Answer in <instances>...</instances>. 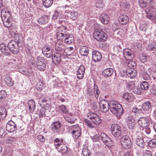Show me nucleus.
Wrapping results in <instances>:
<instances>
[{"mask_svg": "<svg viewBox=\"0 0 156 156\" xmlns=\"http://www.w3.org/2000/svg\"><path fill=\"white\" fill-rule=\"evenodd\" d=\"M110 110L116 116H120L122 115L123 109L121 105L118 102L114 100L110 101Z\"/></svg>", "mask_w": 156, "mask_h": 156, "instance_id": "f257e3e1", "label": "nucleus"}, {"mask_svg": "<svg viewBox=\"0 0 156 156\" xmlns=\"http://www.w3.org/2000/svg\"><path fill=\"white\" fill-rule=\"evenodd\" d=\"M94 36L95 39L99 41L103 42L107 39V35L102 30H98L94 31Z\"/></svg>", "mask_w": 156, "mask_h": 156, "instance_id": "f03ea898", "label": "nucleus"}, {"mask_svg": "<svg viewBox=\"0 0 156 156\" xmlns=\"http://www.w3.org/2000/svg\"><path fill=\"white\" fill-rule=\"evenodd\" d=\"M2 18L3 24L5 27L8 28L11 26L12 17L9 11L5 12Z\"/></svg>", "mask_w": 156, "mask_h": 156, "instance_id": "7ed1b4c3", "label": "nucleus"}, {"mask_svg": "<svg viewBox=\"0 0 156 156\" xmlns=\"http://www.w3.org/2000/svg\"><path fill=\"white\" fill-rule=\"evenodd\" d=\"M69 132L71 133L73 137L75 139L79 138L81 135V130L78 125H74L69 128Z\"/></svg>", "mask_w": 156, "mask_h": 156, "instance_id": "20e7f679", "label": "nucleus"}, {"mask_svg": "<svg viewBox=\"0 0 156 156\" xmlns=\"http://www.w3.org/2000/svg\"><path fill=\"white\" fill-rule=\"evenodd\" d=\"M51 127L52 131L58 134H62L63 132L62 127V124L59 121L53 122L51 125Z\"/></svg>", "mask_w": 156, "mask_h": 156, "instance_id": "39448f33", "label": "nucleus"}, {"mask_svg": "<svg viewBox=\"0 0 156 156\" xmlns=\"http://www.w3.org/2000/svg\"><path fill=\"white\" fill-rule=\"evenodd\" d=\"M111 129L113 136L115 137L121 136L122 134L121 128L117 124H113L111 126Z\"/></svg>", "mask_w": 156, "mask_h": 156, "instance_id": "423d86ee", "label": "nucleus"}, {"mask_svg": "<svg viewBox=\"0 0 156 156\" xmlns=\"http://www.w3.org/2000/svg\"><path fill=\"white\" fill-rule=\"evenodd\" d=\"M120 142L122 147L126 149H129L131 147V140L127 136H123L121 139Z\"/></svg>", "mask_w": 156, "mask_h": 156, "instance_id": "0eeeda50", "label": "nucleus"}, {"mask_svg": "<svg viewBox=\"0 0 156 156\" xmlns=\"http://www.w3.org/2000/svg\"><path fill=\"white\" fill-rule=\"evenodd\" d=\"M8 46L11 51L14 54H17L19 52V49L18 43L15 41L11 40L8 43Z\"/></svg>", "mask_w": 156, "mask_h": 156, "instance_id": "6e6552de", "label": "nucleus"}, {"mask_svg": "<svg viewBox=\"0 0 156 156\" xmlns=\"http://www.w3.org/2000/svg\"><path fill=\"white\" fill-rule=\"evenodd\" d=\"M57 36L58 39H63L67 34V27L66 26H61L56 30Z\"/></svg>", "mask_w": 156, "mask_h": 156, "instance_id": "1a4fd4ad", "label": "nucleus"}, {"mask_svg": "<svg viewBox=\"0 0 156 156\" xmlns=\"http://www.w3.org/2000/svg\"><path fill=\"white\" fill-rule=\"evenodd\" d=\"M99 105L101 111L103 112H107L110 109V102L107 100L102 99L99 102Z\"/></svg>", "mask_w": 156, "mask_h": 156, "instance_id": "9d476101", "label": "nucleus"}, {"mask_svg": "<svg viewBox=\"0 0 156 156\" xmlns=\"http://www.w3.org/2000/svg\"><path fill=\"white\" fill-rule=\"evenodd\" d=\"M88 116L89 119L96 125L99 124L101 122V120L100 117L94 112H90Z\"/></svg>", "mask_w": 156, "mask_h": 156, "instance_id": "9b49d317", "label": "nucleus"}, {"mask_svg": "<svg viewBox=\"0 0 156 156\" xmlns=\"http://www.w3.org/2000/svg\"><path fill=\"white\" fill-rule=\"evenodd\" d=\"M152 105L151 102L149 101H146L144 103L142 106L143 112L146 114H149L152 108Z\"/></svg>", "mask_w": 156, "mask_h": 156, "instance_id": "f8f14e48", "label": "nucleus"}, {"mask_svg": "<svg viewBox=\"0 0 156 156\" xmlns=\"http://www.w3.org/2000/svg\"><path fill=\"white\" fill-rule=\"evenodd\" d=\"M100 136L101 140L106 146H110L112 145L113 143L112 139L106 134L102 133Z\"/></svg>", "mask_w": 156, "mask_h": 156, "instance_id": "ddd939ff", "label": "nucleus"}, {"mask_svg": "<svg viewBox=\"0 0 156 156\" xmlns=\"http://www.w3.org/2000/svg\"><path fill=\"white\" fill-rule=\"evenodd\" d=\"M6 129L10 133H12L16 129V125L12 121H10L7 123L6 126Z\"/></svg>", "mask_w": 156, "mask_h": 156, "instance_id": "4468645a", "label": "nucleus"}, {"mask_svg": "<svg viewBox=\"0 0 156 156\" xmlns=\"http://www.w3.org/2000/svg\"><path fill=\"white\" fill-rule=\"evenodd\" d=\"M138 122L139 126L142 127H146L149 125V120L145 117L140 118L138 120Z\"/></svg>", "mask_w": 156, "mask_h": 156, "instance_id": "2eb2a0df", "label": "nucleus"}, {"mask_svg": "<svg viewBox=\"0 0 156 156\" xmlns=\"http://www.w3.org/2000/svg\"><path fill=\"white\" fill-rule=\"evenodd\" d=\"M54 145L57 150L62 153H65L67 151V147L64 144L55 143Z\"/></svg>", "mask_w": 156, "mask_h": 156, "instance_id": "dca6fc26", "label": "nucleus"}, {"mask_svg": "<svg viewBox=\"0 0 156 156\" xmlns=\"http://www.w3.org/2000/svg\"><path fill=\"white\" fill-rule=\"evenodd\" d=\"M118 20L121 24L125 25L128 22L129 19L127 15L122 14L119 16Z\"/></svg>", "mask_w": 156, "mask_h": 156, "instance_id": "f3484780", "label": "nucleus"}, {"mask_svg": "<svg viewBox=\"0 0 156 156\" xmlns=\"http://www.w3.org/2000/svg\"><path fill=\"white\" fill-rule=\"evenodd\" d=\"M44 59H37L36 65L38 69L41 71H44L45 69V65L44 62Z\"/></svg>", "mask_w": 156, "mask_h": 156, "instance_id": "a211bd4d", "label": "nucleus"}, {"mask_svg": "<svg viewBox=\"0 0 156 156\" xmlns=\"http://www.w3.org/2000/svg\"><path fill=\"white\" fill-rule=\"evenodd\" d=\"M65 13L69 14L70 18L73 20H75L77 18V12L76 11L68 9L66 11Z\"/></svg>", "mask_w": 156, "mask_h": 156, "instance_id": "6ab92c4d", "label": "nucleus"}, {"mask_svg": "<svg viewBox=\"0 0 156 156\" xmlns=\"http://www.w3.org/2000/svg\"><path fill=\"white\" fill-rule=\"evenodd\" d=\"M85 70V67L81 65L80 66L77 71V76L78 79H81L83 78Z\"/></svg>", "mask_w": 156, "mask_h": 156, "instance_id": "aec40b11", "label": "nucleus"}, {"mask_svg": "<svg viewBox=\"0 0 156 156\" xmlns=\"http://www.w3.org/2000/svg\"><path fill=\"white\" fill-rule=\"evenodd\" d=\"M0 50L6 55H7L10 54L11 51L8 46L4 44H0Z\"/></svg>", "mask_w": 156, "mask_h": 156, "instance_id": "412c9836", "label": "nucleus"}, {"mask_svg": "<svg viewBox=\"0 0 156 156\" xmlns=\"http://www.w3.org/2000/svg\"><path fill=\"white\" fill-rule=\"evenodd\" d=\"M123 55L125 58H134V55L133 52L129 48H126L123 51Z\"/></svg>", "mask_w": 156, "mask_h": 156, "instance_id": "4be33fe9", "label": "nucleus"}, {"mask_svg": "<svg viewBox=\"0 0 156 156\" xmlns=\"http://www.w3.org/2000/svg\"><path fill=\"white\" fill-rule=\"evenodd\" d=\"M49 20V16H48L44 15L39 18L37 22L40 25H44L47 23Z\"/></svg>", "mask_w": 156, "mask_h": 156, "instance_id": "5701e85b", "label": "nucleus"}, {"mask_svg": "<svg viewBox=\"0 0 156 156\" xmlns=\"http://www.w3.org/2000/svg\"><path fill=\"white\" fill-rule=\"evenodd\" d=\"M123 98L129 102H131L134 100V96L133 94L128 92L122 95Z\"/></svg>", "mask_w": 156, "mask_h": 156, "instance_id": "b1692460", "label": "nucleus"}, {"mask_svg": "<svg viewBox=\"0 0 156 156\" xmlns=\"http://www.w3.org/2000/svg\"><path fill=\"white\" fill-rule=\"evenodd\" d=\"M109 16L107 14L103 13L100 16V20L103 24H108L109 22Z\"/></svg>", "mask_w": 156, "mask_h": 156, "instance_id": "393cba45", "label": "nucleus"}, {"mask_svg": "<svg viewBox=\"0 0 156 156\" xmlns=\"http://www.w3.org/2000/svg\"><path fill=\"white\" fill-rule=\"evenodd\" d=\"M136 143L140 148H144L145 146V143L143 139L140 137L137 136L136 138Z\"/></svg>", "mask_w": 156, "mask_h": 156, "instance_id": "a878e982", "label": "nucleus"}, {"mask_svg": "<svg viewBox=\"0 0 156 156\" xmlns=\"http://www.w3.org/2000/svg\"><path fill=\"white\" fill-rule=\"evenodd\" d=\"M113 70L111 68H107L105 69L102 72V75L105 77L110 76L113 74Z\"/></svg>", "mask_w": 156, "mask_h": 156, "instance_id": "bb28decb", "label": "nucleus"}, {"mask_svg": "<svg viewBox=\"0 0 156 156\" xmlns=\"http://www.w3.org/2000/svg\"><path fill=\"white\" fill-rule=\"evenodd\" d=\"M7 111L6 108L3 106L0 107V121L2 120L6 117Z\"/></svg>", "mask_w": 156, "mask_h": 156, "instance_id": "cd10ccee", "label": "nucleus"}, {"mask_svg": "<svg viewBox=\"0 0 156 156\" xmlns=\"http://www.w3.org/2000/svg\"><path fill=\"white\" fill-rule=\"evenodd\" d=\"M66 37L64 40L65 42L67 44H71L74 41V37L73 35L71 34H67L65 36Z\"/></svg>", "mask_w": 156, "mask_h": 156, "instance_id": "c85d7f7f", "label": "nucleus"}, {"mask_svg": "<svg viewBox=\"0 0 156 156\" xmlns=\"http://www.w3.org/2000/svg\"><path fill=\"white\" fill-rule=\"evenodd\" d=\"M4 81L6 84L9 87L13 86L14 82L12 80V78L8 75H6L4 78Z\"/></svg>", "mask_w": 156, "mask_h": 156, "instance_id": "c756f323", "label": "nucleus"}, {"mask_svg": "<svg viewBox=\"0 0 156 156\" xmlns=\"http://www.w3.org/2000/svg\"><path fill=\"white\" fill-rule=\"evenodd\" d=\"M126 73L127 76L131 78L135 77L136 75V71L133 69H128Z\"/></svg>", "mask_w": 156, "mask_h": 156, "instance_id": "7c9ffc66", "label": "nucleus"}, {"mask_svg": "<svg viewBox=\"0 0 156 156\" xmlns=\"http://www.w3.org/2000/svg\"><path fill=\"white\" fill-rule=\"evenodd\" d=\"M80 53L83 56H86L89 53L88 48L85 46H82L80 49Z\"/></svg>", "mask_w": 156, "mask_h": 156, "instance_id": "2f4dec72", "label": "nucleus"}, {"mask_svg": "<svg viewBox=\"0 0 156 156\" xmlns=\"http://www.w3.org/2000/svg\"><path fill=\"white\" fill-rule=\"evenodd\" d=\"M147 49L149 51H155L156 50V42L154 41L152 43H150L147 46Z\"/></svg>", "mask_w": 156, "mask_h": 156, "instance_id": "473e14b6", "label": "nucleus"}, {"mask_svg": "<svg viewBox=\"0 0 156 156\" xmlns=\"http://www.w3.org/2000/svg\"><path fill=\"white\" fill-rule=\"evenodd\" d=\"M93 96H95V97L97 98L98 97L100 93V91L99 90L98 86L94 84L93 87Z\"/></svg>", "mask_w": 156, "mask_h": 156, "instance_id": "72a5a7b5", "label": "nucleus"}, {"mask_svg": "<svg viewBox=\"0 0 156 156\" xmlns=\"http://www.w3.org/2000/svg\"><path fill=\"white\" fill-rule=\"evenodd\" d=\"M28 104L29 109L31 110L32 111L34 110L35 107V105L34 101L32 100H29L28 101Z\"/></svg>", "mask_w": 156, "mask_h": 156, "instance_id": "f704fd0d", "label": "nucleus"}, {"mask_svg": "<svg viewBox=\"0 0 156 156\" xmlns=\"http://www.w3.org/2000/svg\"><path fill=\"white\" fill-rule=\"evenodd\" d=\"M140 87L143 90H147L149 88V85L147 82L143 81L140 84Z\"/></svg>", "mask_w": 156, "mask_h": 156, "instance_id": "c9c22d12", "label": "nucleus"}, {"mask_svg": "<svg viewBox=\"0 0 156 156\" xmlns=\"http://www.w3.org/2000/svg\"><path fill=\"white\" fill-rule=\"evenodd\" d=\"M43 5L46 8L50 7L52 4L53 0H42Z\"/></svg>", "mask_w": 156, "mask_h": 156, "instance_id": "e433bc0d", "label": "nucleus"}, {"mask_svg": "<svg viewBox=\"0 0 156 156\" xmlns=\"http://www.w3.org/2000/svg\"><path fill=\"white\" fill-rule=\"evenodd\" d=\"M101 54L97 51H94L92 52L93 58H101Z\"/></svg>", "mask_w": 156, "mask_h": 156, "instance_id": "4c0bfd02", "label": "nucleus"}, {"mask_svg": "<svg viewBox=\"0 0 156 156\" xmlns=\"http://www.w3.org/2000/svg\"><path fill=\"white\" fill-rule=\"evenodd\" d=\"M14 38L18 43L22 41L23 37L20 34H15Z\"/></svg>", "mask_w": 156, "mask_h": 156, "instance_id": "58836bf2", "label": "nucleus"}, {"mask_svg": "<svg viewBox=\"0 0 156 156\" xmlns=\"http://www.w3.org/2000/svg\"><path fill=\"white\" fill-rule=\"evenodd\" d=\"M148 145L151 148L156 147V139H153L150 140L148 143Z\"/></svg>", "mask_w": 156, "mask_h": 156, "instance_id": "ea45409f", "label": "nucleus"}, {"mask_svg": "<svg viewBox=\"0 0 156 156\" xmlns=\"http://www.w3.org/2000/svg\"><path fill=\"white\" fill-rule=\"evenodd\" d=\"M39 104L40 106L42 108L44 105L46 104L47 103V100L46 98H42L41 99H40L38 101Z\"/></svg>", "mask_w": 156, "mask_h": 156, "instance_id": "a19ab883", "label": "nucleus"}, {"mask_svg": "<svg viewBox=\"0 0 156 156\" xmlns=\"http://www.w3.org/2000/svg\"><path fill=\"white\" fill-rule=\"evenodd\" d=\"M42 51L43 54H47V52H51L50 47L47 45L44 46L42 49Z\"/></svg>", "mask_w": 156, "mask_h": 156, "instance_id": "79ce46f5", "label": "nucleus"}, {"mask_svg": "<svg viewBox=\"0 0 156 156\" xmlns=\"http://www.w3.org/2000/svg\"><path fill=\"white\" fill-rule=\"evenodd\" d=\"M59 110L63 114H67L68 113V111L64 105H61L59 107Z\"/></svg>", "mask_w": 156, "mask_h": 156, "instance_id": "37998d69", "label": "nucleus"}, {"mask_svg": "<svg viewBox=\"0 0 156 156\" xmlns=\"http://www.w3.org/2000/svg\"><path fill=\"white\" fill-rule=\"evenodd\" d=\"M126 87L129 90H133L134 88L135 87V85L134 83H132V82H127L126 83Z\"/></svg>", "mask_w": 156, "mask_h": 156, "instance_id": "c03bdc74", "label": "nucleus"}, {"mask_svg": "<svg viewBox=\"0 0 156 156\" xmlns=\"http://www.w3.org/2000/svg\"><path fill=\"white\" fill-rule=\"evenodd\" d=\"M7 95L5 90H2L0 91V101H1L2 99H4Z\"/></svg>", "mask_w": 156, "mask_h": 156, "instance_id": "a18cd8bd", "label": "nucleus"}, {"mask_svg": "<svg viewBox=\"0 0 156 156\" xmlns=\"http://www.w3.org/2000/svg\"><path fill=\"white\" fill-rule=\"evenodd\" d=\"M87 94L88 96H93L94 95L93 88L88 87L87 89Z\"/></svg>", "mask_w": 156, "mask_h": 156, "instance_id": "49530a36", "label": "nucleus"}, {"mask_svg": "<svg viewBox=\"0 0 156 156\" xmlns=\"http://www.w3.org/2000/svg\"><path fill=\"white\" fill-rule=\"evenodd\" d=\"M43 86V84L42 82L41 81H39L36 85V87L37 90H40L42 89Z\"/></svg>", "mask_w": 156, "mask_h": 156, "instance_id": "de8ad7c7", "label": "nucleus"}, {"mask_svg": "<svg viewBox=\"0 0 156 156\" xmlns=\"http://www.w3.org/2000/svg\"><path fill=\"white\" fill-rule=\"evenodd\" d=\"M128 66L131 69L134 67L136 66V63L134 61L130 60L127 63Z\"/></svg>", "mask_w": 156, "mask_h": 156, "instance_id": "09e8293b", "label": "nucleus"}, {"mask_svg": "<svg viewBox=\"0 0 156 156\" xmlns=\"http://www.w3.org/2000/svg\"><path fill=\"white\" fill-rule=\"evenodd\" d=\"M16 138L14 137L10 136L6 140V142L7 143H11L12 142L16 140Z\"/></svg>", "mask_w": 156, "mask_h": 156, "instance_id": "8fccbe9b", "label": "nucleus"}, {"mask_svg": "<svg viewBox=\"0 0 156 156\" xmlns=\"http://www.w3.org/2000/svg\"><path fill=\"white\" fill-rule=\"evenodd\" d=\"M84 121L86 123L87 125L90 128H94V126L92 125V124L90 120L87 119H85Z\"/></svg>", "mask_w": 156, "mask_h": 156, "instance_id": "3c124183", "label": "nucleus"}, {"mask_svg": "<svg viewBox=\"0 0 156 156\" xmlns=\"http://www.w3.org/2000/svg\"><path fill=\"white\" fill-rule=\"evenodd\" d=\"M82 152L83 155L86 154H90V151L88 150V148L87 147H84L82 150Z\"/></svg>", "mask_w": 156, "mask_h": 156, "instance_id": "603ef678", "label": "nucleus"}, {"mask_svg": "<svg viewBox=\"0 0 156 156\" xmlns=\"http://www.w3.org/2000/svg\"><path fill=\"white\" fill-rule=\"evenodd\" d=\"M45 109H43L40 110L39 113V116L40 117H43L45 116Z\"/></svg>", "mask_w": 156, "mask_h": 156, "instance_id": "864d4df0", "label": "nucleus"}, {"mask_svg": "<svg viewBox=\"0 0 156 156\" xmlns=\"http://www.w3.org/2000/svg\"><path fill=\"white\" fill-rule=\"evenodd\" d=\"M133 90L135 94H139L141 93V89L137 87H135Z\"/></svg>", "mask_w": 156, "mask_h": 156, "instance_id": "5fc2aeb1", "label": "nucleus"}, {"mask_svg": "<svg viewBox=\"0 0 156 156\" xmlns=\"http://www.w3.org/2000/svg\"><path fill=\"white\" fill-rule=\"evenodd\" d=\"M37 138L39 141L42 143L44 142L45 140L44 137L41 135L37 136Z\"/></svg>", "mask_w": 156, "mask_h": 156, "instance_id": "6e6d98bb", "label": "nucleus"}, {"mask_svg": "<svg viewBox=\"0 0 156 156\" xmlns=\"http://www.w3.org/2000/svg\"><path fill=\"white\" fill-rule=\"evenodd\" d=\"M139 4L140 6L142 8H146L147 6L146 4L142 0L139 1Z\"/></svg>", "mask_w": 156, "mask_h": 156, "instance_id": "4d7b16f0", "label": "nucleus"}, {"mask_svg": "<svg viewBox=\"0 0 156 156\" xmlns=\"http://www.w3.org/2000/svg\"><path fill=\"white\" fill-rule=\"evenodd\" d=\"M127 126L129 129H132L134 127V123L132 122L131 121H129L127 123Z\"/></svg>", "mask_w": 156, "mask_h": 156, "instance_id": "13d9d810", "label": "nucleus"}, {"mask_svg": "<svg viewBox=\"0 0 156 156\" xmlns=\"http://www.w3.org/2000/svg\"><path fill=\"white\" fill-rule=\"evenodd\" d=\"M66 120V121L71 124L75 122V120L72 118H69V117H66L65 118Z\"/></svg>", "mask_w": 156, "mask_h": 156, "instance_id": "bf43d9fd", "label": "nucleus"}, {"mask_svg": "<svg viewBox=\"0 0 156 156\" xmlns=\"http://www.w3.org/2000/svg\"><path fill=\"white\" fill-rule=\"evenodd\" d=\"M59 13L57 11H55L54 14L52 16V19L55 20L58 17Z\"/></svg>", "mask_w": 156, "mask_h": 156, "instance_id": "052dcab7", "label": "nucleus"}, {"mask_svg": "<svg viewBox=\"0 0 156 156\" xmlns=\"http://www.w3.org/2000/svg\"><path fill=\"white\" fill-rule=\"evenodd\" d=\"M61 54L58 52H56L54 53V54L52 56L53 57L56 58H61Z\"/></svg>", "mask_w": 156, "mask_h": 156, "instance_id": "680f3d73", "label": "nucleus"}, {"mask_svg": "<svg viewBox=\"0 0 156 156\" xmlns=\"http://www.w3.org/2000/svg\"><path fill=\"white\" fill-rule=\"evenodd\" d=\"M63 47L61 45L57 44L55 46V50L58 51H61L62 50Z\"/></svg>", "mask_w": 156, "mask_h": 156, "instance_id": "e2e57ef3", "label": "nucleus"}, {"mask_svg": "<svg viewBox=\"0 0 156 156\" xmlns=\"http://www.w3.org/2000/svg\"><path fill=\"white\" fill-rule=\"evenodd\" d=\"M20 72L21 73L27 76H30V73L27 71H26L25 70H22V69H20Z\"/></svg>", "mask_w": 156, "mask_h": 156, "instance_id": "0e129e2a", "label": "nucleus"}, {"mask_svg": "<svg viewBox=\"0 0 156 156\" xmlns=\"http://www.w3.org/2000/svg\"><path fill=\"white\" fill-rule=\"evenodd\" d=\"M144 156H148L151 155L152 154V153L150 151L148 150H145L144 151Z\"/></svg>", "mask_w": 156, "mask_h": 156, "instance_id": "69168bd1", "label": "nucleus"}, {"mask_svg": "<svg viewBox=\"0 0 156 156\" xmlns=\"http://www.w3.org/2000/svg\"><path fill=\"white\" fill-rule=\"evenodd\" d=\"M94 142H97L99 140V135H94L92 139Z\"/></svg>", "mask_w": 156, "mask_h": 156, "instance_id": "338daca9", "label": "nucleus"}, {"mask_svg": "<svg viewBox=\"0 0 156 156\" xmlns=\"http://www.w3.org/2000/svg\"><path fill=\"white\" fill-rule=\"evenodd\" d=\"M101 59H92L91 63L93 64L96 65L97 63L100 61Z\"/></svg>", "mask_w": 156, "mask_h": 156, "instance_id": "774afa93", "label": "nucleus"}]
</instances>
